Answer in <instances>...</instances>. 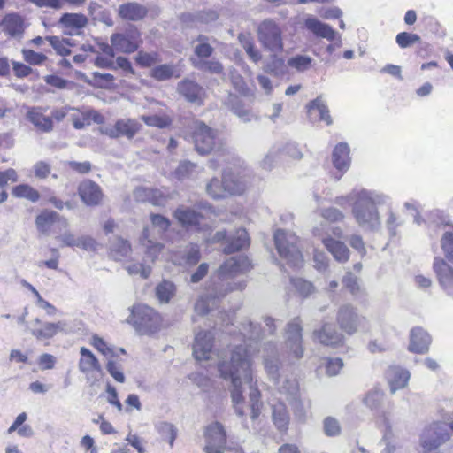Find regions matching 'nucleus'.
Segmentation results:
<instances>
[{
    "label": "nucleus",
    "mask_w": 453,
    "mask_h": 453,
    "mask_svg": "<svg viewBox=\"0 0 453 453\" xmlns=\"http://www.w3.org/2000/svg\"><path fill=\"white\" fill-rule=\"evenodd\" d=\"M320 215L332 223L342 222L345 219V214L341 210L332 206L321 209Z\"/></svg>",
    "instance_id": "13d9d810"
},
{
    "label": "nucleus",
    "mask_w": 453,
    "mask_h": 453,
    "mask_svg": "<svg viewBox=\"0 0 453 453\" xmlns=\"http://www.w3.org/2000/svg\"><path fill=\"white\" fill-rule=\"evenodd\" d=\"M178 93L188 102L201 105L203 103L204 89L196 81L184 79L177 85Z\"/></svg>",
    "instance_id": "6ab92c4d"
},
{
    "label": "nucleus",
    "mask_w": 453,
    "mask_h": 453,
    "mask_svg": "<svg viewBox=\"0 0 453 453\" xmlns=\"http://www.w3.org/2000/svg\"><path fill=\"white\" fill-rule=\"evenodd\" d=\"M193 65L195 68L211 74H222L224 72L223 65L215 58L193 60Z\"/></svg>",
    "instance_id": "37998d69"
},
{
    "label": "nucleus",
    "mask_w": 453,
    "mask_h": 453,
    "mask_svg": "<svg viewBox=\"0 0 453 453\" xmlns=\"http://www.w3.org/2000/svg\"><path fill=\"white\" fill-rule=\"evenodd\" d=\"M206 191L212 198L221 199L229 195H241L242 187L238 185L230 186L227 172L225 171L222 175V180L212 178L206 186Z\"/></svg>",
    "instance_id": "2eb2a0df"
},
{
    "label": "nucleus",
    "mask_w": 453,
    "mask_h": 453,
    "mask_svg": "<svg viewBox=\"0 0 453 453\" xmlns=\"http://www.w3.org/2000/svg\"><path fill=\"white\" fill-rule=\"evenodd\" d=\"M136 62L143 67H149L160 61L158 54L140 51L136 56Z\"/></svg>",
    "instance_id": "774afa93"
},
{
    "label": "nucleus",
    "mask_w": 453,
    "mask_h": 453,
    "mask_svg": "<svg viewBox=\"0 0 453 453\" xmlns=\"http://www.w3.org/2000/svg\"><path fill=\"white\" fill-rule=\"evenodd\" d=\"M272 418L276 428L280 432L287 431L288 428L290 417L285 403H283L281 401H279L278 403L272 404Z\"/></svg>",
    "instance_id": "f704fd0d"
},
{
    "label": "nucleus",
    "mask_w": 453,
    "mask_h": 453,
    "mask_svg": "<svg viewBox=\"0 0 453 453\" xmlns=\"http://www.w3.org/2000/svg\"><path fill=\"white\" fill-rule=\"evenodd\" d=\"M219 19V13L214 10H202L188 12L180 15V20L187 26L193 27L198 24H210Z\"/></svg>",
    "instance_id": "393cba45"
},
{
    "label": "nucleus",
    "mask_w": 453,
    "mask_h": 453,
    "mask_svg": "<svg viewBox=\"0 0 453 453\" xmlns=\"http://www.w3.org/2000/svg\"><path fill=\"white\" fill-rule=\"evenodd\" d=\"M250 267L251 265L247 256L240 255L228 258L218 270V277L220 281L216 285L224 289L227 287L228 283L234 286V283L242 281L244 283L245 288L246 283L244 280H234L233 279L240 274L245 273Z\"/></svg>",
    "instance_id": "0eeeda50"
},
{
    "label": "nucleus",
    "mask_w": 453,
    "mask_h": 453,
    "mask_svg": "<svg viewBox=\"0 0 453 453\" xmlns=\"http://www.w3.org/2000/svg\"><path fill=\"white\" fill-rule=\"evenodd\" d=\"M321 240L326 250L336 261L345 263L349 260V250L343 242L336 241L330 236L322 237Z\"/></svg>",
    "instance_id": "473e14b6"
},
{
    "label": "nucleus",
    "mask_w": 453,
    "mask_h": 453,
    "mask_svg": "<svg viewBox=\"0 0 453 453\" xmlns=\"http://www.w3.org/2000/svg\"><path fill=\"white\" fill-rule=\"evenodd\" d=\"M12 195L15 197L26 198L30 202L36 203L40 198L39 192L28 184H19L12 188Z\"/></svg>",
    "instance_id": "49530a36"
},
{
    "label": "nucleus",
    "mask_w": 453,
    "mask_h": 453,
    "mask_svg": "<svg viewBox=\"0 0 453 453\" xmlns=\"http://www.w3.org/2000/svg\"><path fill=\"white\" fill-rule=\"evenodd\" d=\"M228 104L231 111L243 122L251 121L253 114L244 106L242 100L237 96L230 95L228 97Z\"/></svg>",
    "instance_id": "a19ab883"
},
{
    "label": "nucleus",
    "mask_w": 453,
    "mask_h": 453,
    "mask_svg": "<svg viewBox=\"0 0 453 453\" xmlns=\"http://www.w3.org/2000/svg\"><path fill=\"white\" fill-rule=\"evenodd\" d=\"M356 203L351 208L357 225L365 232H378L381 227L379 207L387 204L389 197L377 190L366 189L353 194Z\"/></svg>",
    "instance_id": "f03ea898"
},
{
    "label": "nucleus",
    "mask_w": 453,
    "mask_h": 453,
    "mask_svg": "<svg viewBox=\"0 0 453 453\" xmlns=\"http://www.w3.org/2000/svg\"><path fill=\"white\" fill-rule=\"evenodd\" d=\"M175 285L169 280H163L156 288V296L160 303H168L174 296Z\"/></svg>",
    "instance_id": "de8ad7c7"
},
{
    "label": "nucleus",
    "mask_w": 453,
    "mask_h": 453,
    "mask_svg": "<svg viewBox=\"0 0 453 453\" xmlns=\"http://www.w3.org/2000/svg\"><path fill=\"white\" fill-rule=\"evenodd\" d=\"M336 319L341 329L349 335L355 334L366 322V319L359 315L356 308L350 304H344L339 308Z\"/></svg>",
    "instance_id": "f8f14e48"
},
{
    "label": "nucleus",
    "mask_w": 453,
    "mask_h": 453,
    "mask_svg": "<svg viewBox=\"0 0 453 453\" xmlns=\"http://www.w3.org/2000/svg\"><path fill=\"white\" fill-rule=\"evenodd\" d=\"M127 321L133 325L139 334H146L157 330L160 325V316L148 305L136 304L132 307Z\"/></svg>",
    "instance_id": "423d86ee"
},
{
    "label": "nucleus",
    "mask_w": 453,
    "mask_h": 453,
    "mask_svg": "<svg viewBox=\"0 0 453 453\" xmlns=\"http://www.w3.org/2000/svg\"><path fill=\"white\" fill-rule=\"evenodd\" d=\"M279 53H270L269 58L265 61L264 71L277 78H283L288 73V62L278 56Z\"/></svg>",
    "instance_id": "7c9ffc66"
},
{
    "label": "nucleus",
    "mask_w": 453,
    "mask_h": 453,
    "mask_svg": "<svg viewBox=\"0 0 453 453\" xmlns=\"http://www.w3.org/2000/svg\"><path fill=\"white\" fill-rule=\"evenodd\" d=\"M419 40L420 37L418 35L408 32H401L395 37L396 43L403 49L411 47Z\"/></svg>",
    "instance_id": "e2e57ef3"
},
{
    "label": "nucleus",
    "mask_w": 453,
    "mask_h": 453,
    "mask_svg": "<svg viewBox=\"0 0 453 453\" xmlns=\"http://www.w3.org/2000/svg\"><path fill=\"white\" fill-rule=\"evenodd\" d=\"M58 214L53 211H43L35 219V225L39 232L48 235L51 226L58 219Z\"/></svg>",
    "instance_id": "58836bf2"
},
{
    "label": "nucleus",
    "mask_w": 453,
    "mask_h": 453,
    "mask_svg": "<svg viewBox=\"0 0 453 453\" xmlns=\"http://www.w3.org/2000/svg\"><path fill=\"white\" fill-rule=\"evenodd\" d=\"M156 429L162 439L167 441L172 447L177 436V429L175 426L169 422L161 421L156 425Z\"/></svg>",
    "instance_id": "09e8293b"
},
{
    "label": "nucleus",
    "mask_w": 453,
    "mask_h": 453,
    "mask_svg": "<svg viewBox=\"0 0 453 453\" xmlns=\"http://www.w3.org/2000/svg\"><path fill=\"white\" fill-rule=\"evenodd\" d=\"M291 284L303 297H307L315 290L311 282L302 278H292Z\"/></svg>",
    "instance_id": "5fc2aeb1"
},
{
    "label": "nucleus",
    "mask_w": 453,
    "mask_h": 453,
    "mask_svg": "<svg viewBox=\"0 0 453 453\" xmlns=\"http://www.w3.org/2000/svg\"><path fill=\"white\" fill-rule=\"evenodd\" d=\"M206 453H223L226 444V433L224 426L216 421L208 425L204 431Z\"/></svg>",
    "instance_id": "ddd939ff"
},
{
    "label": "nucleus",
    "mask_w": 453,
    "mask_h": 453,
    "mask_svg": "<svg viewBox=\"0 0 453 453\" xmlns=\"http://www.w3.org/2000/svg\"><path fill=\"white\" fill-rule=\"evenodd\" d=\"M2 30L12 38L20 39L25 32V19L18 12L4 15L1 23Z\"/></svg>",
    "instance_id": "412c9836"
},
{
    "label": "nucleus",
    "mask_w": 453,
    "mask_h": 453,
    "mask_svg": "<svg viewBox=\"0 0 453 453\" xmlns=\"http://www.w3.org/2000/svg\"><path fill=\"white\" fill-rule=\"evenodd\" d=\"M433 268L441 288L453 296V268L441 257L434 258Z\"/></svg>",
    "instance_id": "a211bd4d"
},
{
    "label": "nucleus",
    "mask_w": 453,
    "mask_h": 453,
    "mask_svg": "<svg viewBox=\"0 0 453 453\" xmlns=\"http://www.w3.org/2000/svg\"><path fill=\"white\" fill-rule=\"evenodd\" d=\"M173 264L180 266H193L201 259L200 248L196 243H189L173 256Z\"/></svg>",
    "instance_id": "5701e85b"
},
{
    "label": "nucleus",
    "mask_w": 453,
    "mask_h": 453,
    "mask_svg": "<svg viewBox=\"0 0 453 453\" xmlns=\"http://www.w3.org/2000/svg\"><path fill=\"white\" fill-rule=\"evenodd\" d=\"M274 244L279 256L292 268L302 266L303 259L298 246L299 239L292 232L277 229L273 234Z\"/></svg>",
    "instance_id": "7ed1b4c3"
},
{
    "label": "nucleus",
    "mask_w": 453,
    "mask_h": 453,
    "mask_svg": "<svg viewBox=\"0 0 453 453\" xmlns=\"http://www.w3.org/2000/svg\"><path fill=\"white\" fill-rule=\"evenodd\" d=\"M314 339L323 345L336 346L342 342L343 336L332 324L325 323L322 327L313 332Z\"/></svg>",
    "instance_id": "cd10ccee"
},
{
    "label": "nucleus",
    "mask_w": 453,
    "mask_h": 453,
    "mask_svg": "<svg viewBox=\"0 0 453 453\" xmlns=\"http://www.w3.org/2000/svg\"><path fill=\"white\" fill-rule=\"evenodd\" d=\"M278 147L280 150L281 157H286L297 160L303 157V153L298 144L295 142H288L285 144H278Z\"/></svg>",
    "instance_id": "603ef678"
},
{
    "label": "nucleus",
    "mask_w": 453,
    "mask_h": 453,
    "mask_svg": "<svg viewBox=\"0 0 453 453\" xmlns=\"http://www.w3.org/2000/svg\"><path fill=\"white\" fill-rule=\"evenodd\" d=\"M449 426L435 421L426 426L419 435L422 453H441V447L450 439Z\"/></svg>",
    "instance_id": "39448f33"
},
{
    "label": "nucleus",
    "mask_w": 453,
    "mask_h": 453,
    "mask_svg": "<svg viewBox=\"0 0 453 453\" xmlns=\"http://www.w3.org/2000/svg\"><path fill=\"white\" fill-rule=\"evenodd\" d=\"M325 367L328 376H335L343 367V361L340 357H327L326 358Z\"/></svg>",
    "instance_id": "338daca9"
},
{
    "label": "nucleus",
    "mask_w": 453,
    "mask_h": 453,
    "mask_svg": "<svg viewBox=\"0 0 453 453\" xmlns=\"http://www.w3.org/2000/svg\"><path fill=\"white\" fill-rule=\"evenodd\" d=\"M78 194L81 200L87 206L91 207L99 205L104 197L101 187L90 180H85L80 183Z\"/></svg>",
    "instance_id": "f3484780"
},
{
    "label": "nucleus",
    "mask_w": 453,
    "mask_h": 453,
    "mask_svg": "<svg viewBox=\"0 0 453 453\" xmlns=\"http://www.w3.org/2000/svg\"><path fill=\"white\" fill-rule=\"evenodd\" d=\"M213 334L211 331H200L195 337L193 356L196 360H210L212 355Z\"/></svg>",
    "instance_id": "dca6fc26"
},
{
    "label": "nucleus",
    "mask_w": 453,
    "mask_h": 453,
    "mask_svg": "<svg viewBox=\"0 0 453 453\" xmlns=\"http://www.w3.org/2000/svg\"><path fill=\"white\" fill-rule=\"evenodd\" d=\"M21 53L24 60L29 65H40L47 59L45 54L35 52L33 50L23 49Z\"/></svg>",
    "instance_id": "680f3d73"
},
{
    "label": "nucleus",
    "mask_w": 453,
    "mask_h": 453,
    "mask_svg": "<svg viewBox=\"0 0 453 453\" xmlns=\"http://www.w3.org/2000/svg\"><path fill=\"white\" fill-rule=\"evenodd\" d=\"M119 137L124 136L131 140L140 131L142 125L133 119H120L117 120Z\"/></svg>",
    "instance_id": "ea45409f"
},
{
    "label": "nucleus",
    "mask_w": 453,
    "mask_h": 453,
    "mask_svg": "<svg viewBox=\"0 0 453 453\" xmlns=\"http://www.w3.org/2000/svg\"><path fill=\"white\" fill-rule=\"evenodd\" d=\"M45 39L58 55L63 57L71 55L72 50L67 47V45H71L70 39H60L58 36L55 35L46 36Z\"/></svg>",
    "instance_id": "8fccbe9b"
},
{
    "label": "nucleus",
    "mask_w": 453,
    "mask_h": 453,
    "mask_svg": "<svg viewBox=\"0 0 453 453\" xmlns=\"http://www.w3.org/2000/svg\"><path fill=\"white\" fill-rule=\"evenodd\" d=\"M384 426V434L382 437V441L386 443L385 449L381 451V453H392L395 450V446L391 444L390 441L393 437L392 427L388 418H384L383 419Z\"/></svg>",
    "instance_id": "0e129e2a"
},
{
    "label": "nucleus",
    "mask_w": 453,
    "mask_h": 453,
    "mask_svg": "<svg viewBox=\"0 0 453 453\" xmlns=\"http://www.w3.org/2000/svg\"><path fill=\"white\" fill-rule=\"evenodd\" d=\"M350 149L346 142L338 143L332 154L334 166L340 172L345 173L350 166Z\"/></svg>",
    "instance_id": "2f4dec72"
},
{
    "label": "nucleus",
    "mask_w": 453,
    "mask_h": 453,
    "mask_svg": "<svg viewBox=\"0 0 453 453\" xmlns=\"http://www.w3.org/2000/svg\"><path fill=\"white\" fill-rule=\"evenodd\" d=\"M27 119L42 132L49 133L53 129L51 118L43 115L39 108H30L27 112Z\"/></svg>",
    "instance_id": "c9c22d12"
},
{
    "label": "nucleus",
    "mask_w": 453,
    "mask_h": 453,
    "mask_svg": "<svg viewBox=\"0 0 453 453\" xmlns=\"http://www.w3.org/2000/svg\"><path fill=\"white\" fill-rule=\"evenodd\" d=\"M307 114L311 121H324L327 126L333 124L327 103L322 96H317L306 105Z\"/></svg>",
    "instance_id": "aec40b11"
},
{
    "label": "nucleus",
    "mask_w": 453,
    "mask_h": 453,
    "mask_svg": "<svg viewBox=\"0 0 453 453\" xmlns=\"http://www.w3.org/2000/svg\"><path fill=\"white\" fill-rule=\"evenodd\" d=\"M240 331L243 345H236L229 357L226 356L221 358L218 363V370L220 377L231 383V398L234 412L240 418L245 416L242 385L249 386L250 417L255 423L261 414L263 403L257 380H253L251 357L259 352L261 347L265 369L278 393L287 400H293L298 394L299 386L295 378L280 375V362L276 342L265 341V332H262L259 324L250 320L244 321Z\"/></svg>",
    "instance_id": "f257e3e1"
},
{
    "label": "nucleus",
    "mask_w": 453,
    "mask_h": 453,
    "mask_svg": "<svg viewBox=\"0 0 453 453\" xmlns=\"http://www.w3.org/2000/svg\"><path fill=\"white\" fill-rule=\"evenodd\" d=\"M142 120L150 127H156L159 128H165L171 125L172 120L168 116H159V115H149V116H142Z\"/></svg>",
    "instance_id": "6e6d98bb"
},
{
    "label": "nucleus",
    "mask_w": 453,
    "mask_h": 453,
    "mask_svg": "<svg viewBox=\"0 0 453 453\" xmlns=\"http://www.w3.org/2000/svg\"><path fill=\"white\" fill-rule=\"evenodd\" d=\"M192 139L196 150L201 155H206L214 150H220L222 142L219 131L199 121L195 124Z\"/></svg>",
    "instance_id": "6e6552de"
},
{
    "label": "nucleus",
    "mask_w": 453,
    "mask_h": 453,
    "mask_svg": "<svg viewBox=\"0 0 453 453\" xmlns=\"http://www.w3.org/2000/svg\"><path fill=\"white\" fill-rule=\"evenodd\" d=\"M196 165L189 161L180 162L174 172V176L179 180H183L191 177L195 172Z\"/></svg>",
    "instance_id": "bf43d9fd"
},
{
    "label": "nucleus",
    "mask_w": 453,
    "mask_h": 453,
    "mask_svg": "<svg viewBox=\"0 0 453 453\" xmlns=\"http://www.w3.org/2000/svg\"><path fill=\"white\" fill-rule=\"evenodd\" d=\"M132 249L128 241L117 238L111 245V255L115 260H122L131 255Z\"/></svg>",
    "instance_id": "79ce46f5"
},
{
    "label": "nucleus",
    "mask_w": 453,
    "mask_h": 453,
    "mask_svg": "<svg viewBox=\"0 0 453 453\" xmlns=\"http://www.w3.org/2000/svg\"><path fill=\"white\" fill-rule=\"evenodd\" d=\"M175 219L183 227H190L199 224L202 215L187 206L178 207L173 213Z\"/></svg>",
    "instance_id": "72a5a7b5"
},
{
    "label": "nucleus",
    "mask_w": 453,
    "mask_h": 453,
    "mask_svg": "<svg viewBox=\"0 0 453 453\" xmlns=\"http://www.w3.org/2000/svg\"><path fill=\"white\" fill-rule=\"evenodd\" d=\"M119 16L124 20L140 21L148 14V9L136 2L122 4L118 8Z\"/></svg>",
    "instance_id": "a878e982"
},
{
    "label": "nucleus",
    "mask_w": 453,
    "mask_h": 453,
    "mask_svg": "<svg viewBox=\"0 0 453 453\" xmlns=\"http://www.w3.org/2000/svg\"><path fill=\"white\" fill-rule=\"evenodd\" d=\"M280 150L278 145H273L268 150L264 159L261 161V166L265 170H272L281 159Z\"/></svg>",
    "instance_id": "3c124183"
},
{
    "label": "nucleus",
    "mask_w": 453,
    "mask_h": 453,
    "mask_svg": "<svg viewBox=\"0 0 453 453\" xmlns=\"http://www.w3.org/2000/svg\"><path fill=\"white\" fill-rule=\"evenodd\" d=\"M441 246L446 258L453 264V232L446 231L441 240Z\"/></svg>",
    "instance_id": "052dcab7"
},
{
    "label": "nucleus",
    "mask_w": 453,
    "mask_h": 453,
    "mask_svg": "<svg viewBox=\"0 0 453 453\" xmlns=\"http://www.w3.org/2000/svg\"><path fill=\"white\" fill-rule=\"evenodd\" d=\"M80 353L81 357L79 362V370L83 373L92 371H101V366L96 356L87 348L81 347Z\"/></svg>",
    "instance_id": "e433bc0d"
},
{
    "label": "nucleus",
    "mask_w": 453,
    "mask_h": 453,
    "mask_svg": "<svg viewBox=\"0 0 453 453\" xmlns=\"http://www.w3.org/2000/svg\"><path fill=\"white\" fill-rule=\"evenodd\" d=\"M140 243L145 249V259L154 263L164 249V244L157 241L152 234V230L144 227Z\"/></svg>",
    "instance_id": "4be33fe9"
},
{
    "label": "nucleus",
    "mask_w": 453,
    "mask_h": 453,
    "mask_svg": "<svg viewBox=\"0 0 453 453\" xmlns=\"http://www.w3.org/2000/svg\"><path fill=\"white\" fill-rule=\"evenodd\" d=\"M141 34L135 27H131L125 33H114L111 35L112 47L119 52L130 54L139 48Z\"/></svg>",
    "instance_id": "4468645a"
},
{
    "label": "nucleus",
    "mask_w": 453,
    "mask_h": 453,
    "mask_svg": "<svg viewBox=\"0 0 453 453\" xmlns=\"http://www.w3.org/2000/svg\"><path fill=\"white\" fill-rule=\"evenodd\" d=\"M386 378L390 387L391 394L405 388L410 379V372L399 366H390L386 372Z\"/></svg>",
    "instance_id": "bb28decb"
},
{
    "label": "nucleus",
    "mask_w": 453,
    "mask_h": 453,
    "mask_svg": "<svg viewBox=\"0 0 453 453\" xmlns=\"http://www.w3.org/2000/svg\"><path fill=\"white\" fill-rule=\"evenodd\" d=\"M175 66L170 64L158 65L151 69L150 76L158 81L170 80L172 77H179L180 74L175 75Z\"/></svg>",
    "instance_id": "a18cd8bd"
},
{
    "label": "nucleus",
    "mask_w": 453,
    "mask_h": 453,
    "mask_svg": "<svg viewBox=\"0 0 453 453\" xmlns=\"http://www.w3.org/2000/svg\"><path fill=\"white\" fill-rule=\"evenodd\" d=\"M97 242L90 235H81L77 237L75 247L85 251L95 252L97 250Z\"/></svg>",
    "instance_id": "69168bd1"
},
{
    "label": "nucleus",
    "mask_w": 453,
    "mask_h": 453,
    "mask_svg": "<svg viewBox=\"0 0 453 453\" xmlns=\"http://www.w3.org/2000/svg\"><path fill=\"white\" fill-rule=\"evenodd\" d=\"M303 326L299 317H296L286 325V348L293 357L299 359L303 355Z\"/></svg>",
    "instance_id": "9d476101"
},
{
    "label": "nucleus",
    "mask_w": 453,
    "mask_h": 453,
    "mask_svg": "<svg viewBox=\"0 0 453 453\" xmlns=\"http://www.w3.org/2000/svg\"><path fill=\"white\" fill-rule=\"evenodd\" d=\"M257 40L262 48L270 53H281L284 50L283 30L280 23L268 18L257 27Z\"/></svg>",
    "instance_id": "20e7f679"
},
{
    "label": "nucleus",
    "mask_w": 453,
    "mask_h": 453,
    "mask_svg": "<svg viewBox=\"0 0 453 453\" xmlns=\"http://www.w3.org/2000/svg\"><path fill=\"white\" fill-rule=\"evenodd\" d=\"M305 27L317 37L324 38L330 42H333L337 35V32L330 25L314 17H309L305 19Z\"/></svg>",
    "instance_id": "c85d7f7f"
},
{
    "label": "nucleus",
    "mask_w": 453,
    "mask_h": 453,
    "mask_svg": "<svg viewBox=\"0 0 453 453\" xmlns=\"http://www.w3.org/2000/svg\"><path fill=\"white\" fill-rule=\"evenodd\" d=\"M431 343V337L421 327H415L411 331V342L409 349L415 353H426Z\"/></svg>",
    "instance_id": "c756f323"
},
{
    "label": "nucleus",
    "mask_w": 453,
    "mask_h": 453,
    "mask_svg": "<svg viewBox=\"0 0 453 453\" xmlns=\"http://www.w3.org/2000/svg\"><path fill=\"white\" fill-rule=\"evenodd\" d=\"M212 241L215 242L226 241L224 247V252L226 254L234 253L250 245V238L244 228H239L229 235L225 230L217 231L212 237Z\"/></svg>",
    "instance_id": "9b49d317"
},
{
    "label": "nucleus",
    "mask_w": 453,
    "mask_h": 453,
    "mask_svg": "<svg viewBox=\"0 0 453 453\" xmlns=\"http://www.w3.org/2000/svg\"><path fill=\"white\" fill-rule=\"evenodd\" d=\"M88 19L82 13L65 12L62 14L58 20V24L65 29V35H78L79 30L84 28L88 25Z\"/></svg>",
    "instance_id": "b1692460"
},
{
    "label": "nucleus",
    "mask_w": 453,
    "mask_h": 453,
    "mask_svg": "<svg viewBox=\"0 0 453 453\" xmlns=\"http://www.w3.org/2000/svg\"><path fill=\"white\" fill-rule=\"evenodd\" d=\"M244 289V283L240 281L234 283V286H232L230 283L227 284L226 288L222 289L218 285H214V287L209 290L207 294L202 296L195 304V311L199 315H206L209 313L211 310V305L215 303L216 300H219L225 297L228 293Z\"/></svg>",
    "instance_id": "1a4fd4ad"
},
{
    "label": "nucleus",
    "mask_w": 453,
    "mask_h": 453,
    "mask_svg": "<svg viewBox=\"0 0 453 453\" xmlns=\"http://www.w3.org/2000/svg\"><path fill=\"white\" fill-rule=\"evenodd\" d=\"M384 393L379 388L370 390L364 398V403L370 409H377L380 406Z\"/></svg>",
    "instance_id": "864d4df0"
},
{
    "label": "nucleus",
    "mask_w": 453,
    "mask_h": 453,
    "mask_svg": "<svg viewBox=\"0 0 453 453\" xmlns=\"http://www.w3.org/2000/svg\"><path fill=\"white\" fill-rule=\"evenodd\" d=\"M323 430L326 436L334 437L341 434V426L339 421L334 417H326L323 420Z\"/></svg>",
    "instance_id": "4d7b16f0"
},
{
    "label": "nucleus",
    "mask_w": 453,
    "mask_h": 453,
    "mask_svg": "<svg viewBox=\"0 0 453 453\" xmlns=\"http://www.w3.org/2000/svg\"><path fill=\"white\" fill-rule=\"evenodd\" d=\"M312 62L310 56L296 54L288 59V65L298 73H304L311 68Z\"/></svg>",
    "instance_id": "c03bdc74"
},
{
    "label": "nucleus",
    "mask_w": 453,
    "mask_h": 453,
    "mask_svg": "<svg viewBox=\"0 0 453 453\" xmlns=\"http://www.w3.org/2000/svg\"><path fill=\"white\" fill-rule=\"evenodd\" d=\"M65 324L62 321L56 323L46 322L42 328L32 330V334L39 340H46L54 337L58 331L64 330Z\"/></svg>",
    "instance_id": "4c0bfd02"
}]
</instances>
